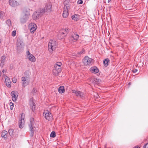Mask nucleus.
<instances>
[{"label": "nucleus", "instance_id": "obj_1", "mask_svg": "<svg viewBox=\"0 0 148 148\" xmlns=\"http://www.w3.org/2000/svg\"><path fill=\"white\" fill-rule=\"evenodd\" d=\"M57 47V43L54 40H50L48 45V49L49 52L52 53Z\"/></svg>", "mask_w": 148, "mask_h": 148}, {"label": "nucleus", "instance_id": "obj_2", "mask_svg": "<svg viewBox=\"0 0 148 148\" xmlns=\"http://www.w3.org/2000/svg\"><path fill=\"white\" fill-rule=\"evenodd\" d=\"M23 12L24 15L20 19L21 22L22 23H25L29 18L30 16V13L29 10L27 9H24L23 10Z\"/></svg>", "mask_w": 148, "mask_h": 148}, {"label": "nucleus", "instance_id": "obj_3", "mask_svg": "<svg viewBox=\"0 0 148 148\" xmlns=\"http://www.w3.org/2000/svg\"><path fill=\"white\" fill-rule=\"evenodd\" d=\"M93 60L88 56H85L83 59V62L85 65H90Z\"/></svg>", "mask_w": 148, "mask_h": 148}, {"label": "nucleus", "instance_id": "obj_4", "mask_svg": "<svg viewBox=\"0 0 148 148\" xmlns=\"http://www.w3.org/2000/svg\"><path fill=\"white\" fill-rule=\"evenodd\" d=\"M43 115L45 118L49 121H50L53 119L52 115L49 111H45L43 112Z\"/></svg>", "mask_w": 148, "mask_h": 148}, {"label": "nucleus", "instance_id": "obj_5", "mask_svg": "<svg viewBox=\"0 0 148 148\" xmlns=\"http://www.w3.org/2000/svg\"><path fill=\"white\" fill-rule=\"evenodd\" d=\"M79 38V36L75 33L72 34L69 38V41L71 43L76 42Z\"/></svg>", "mask_w": 148, "mask_h": 148}, {"label": "nucleus", "instance_id": "obj_6", "mask_svg": "<svg viewBox=\"0 0 148 148\" xmlns=\"http://www.w3.org/2000/svg\"><path fill=\"white\" fill-rule=\"evenodd\" d=\"M26 55L27 58L29 61L33 62H35L36 60L35 57L32 54H31L29 51H27Z\"/></svg>", "mask_w": 148, "mask_h": 148}, {"label": "nucleus", "instance_id": "obj_7", "mask_svg": "<svg viewBox=\"0 0 148 148\" xmlns=\"http://www.w3.org/2000/svg\"><path fill=\"white\" fill-rule=\"evenodd\" d=\"M21 80L22 81V85L23 87H25L29 84V80L28 79L27 77H23L21 78Z\"/></svg>", "mask_w": 148, "mask_h": 148}, {"label": "nucleus", "instance_id": "obj_8", "mask_svg": "<svg viewBox=\"0 0 148 148\" xmlns=\"http://www.w3.org/2000/svg\"><path fill=\"white\" fill-rule=\"evenodd\" d=\"M18 94V92L16 90L13 91L11 92V95L13 101H15L17 100Z\"/></svg>", "mask_w": 148, "mask_h": 148}, {"label": "nucleus", "instance_id": "obj_9", "mask_svg": "<svg viewBox=\"0 0 148 148\" xmlns=\"http://www.w3.org/2000/svg\"><path fill=\"white\" fill-rule=\"evenodd\" d=\"M64 5L63 10H70V2L68 0L65 1L64 2Z\"/></svg>", "mask_w": 148, "mask_h": 148}, {"label": "nucleus", "instance_id": "obj_10", "mask_svg": "<svg viewBox=\"0 0 148 148\" xmlns=\"http://www.w3.org/2000/svg\"><path fill=\"white\" fill-rule=\"evenodd\" d=\"M29 27L31 33L32 32L34 33L37 29V26L36 24L34 23H30L29 24Z\"/></svg>", "mask_w": 148, "mask_h": 148}, {"label": "nucleus", "instance_id": "obj_11", "mask_svg": "<svg viewBox=\"0 0 148 148\" xmlns=\"http://www.w3.org/2000/svg\"><path fill=\"white\" fill-rule=\"evenodd\" d=\"M24 44L23 42L20 39H19L17 40V49L21 50L24 47Z\"/></svg>", "mask_w": 148, "mask_h": 148}, {"label": "nucleus", "instance_id": "obj_12", "mask_svg": "<svg viewBox=\"0 0 148 148\" xmlns=\"http://www.w3.org/2000/svg\"><path fill=\"white\" fill-rule=\"evenodd\" d=\"M9 3L11 6L13 7H15L19 5V3L17 0H9Z\"/></svg>", "mask_w": 148, "mask_h": 148}, {"label": "nucleus", "instance_id": "obj_13", "mask_svg": "<svg viewBox=\"0 0 148 148\" xmlns=\"http://www.w3.org/2000/svg\"><path fill=\"white\" fill-rule=\"evenodd\" d=\"M4 78L5 80V83L8 87L10 88L11 86V82L10 80V78L7 76L3 75Z\"/></svg>", "mask_w": 148, "mask_h": 148}, {"label": "nucleus", "instance_id": "obj_14", "mask_svg": "<svg viewBox=\"0 0 148 148\" xmlns=\"http://www.w3.org/2000/svg\"><path fill=\"white\" fill-rule=\"evenodd\" d=\"M61 71V69L54 67L53 70V73L55 76H57Z\"/></svg>", "mask_w": 148, "mask_h": 148}, {"label": "nucleus", "instance_id": "obj_15", "mask_svg": "<svg viewBox=\"0 0 148 148\" xmlns=\"http://www.w3.org/2000/svg\"><path fill=\"white\" fill-rule=\"evenodd\" d=\"M52 5L51 3H48L45 5L44 10L46 12H50L51 11Z\"/></svg>", "mask_w": 148, "mask_h": 148}, {"label": "nucleus", "instance_id": "obj_16", "mask_svg": "<svg viewBox=\"0 0 148 148\" xmlns=\"http://www.w3.org/2000/svg\"><path fill=\"white\" fill-rule=\"evenodd\" d=\"M34 119L33 118H31L30 119V122L28 125L30 130H34L35 127L34 125Z\"/></svg>", "mask_w": 148, "mask_h": 148}, {"label": "nucleus", "instance_id": "obj_17", "mask_svg": "<svg viewBox=\"0 0 148 148\" xmlns=\"http://www.w3.org/2000/svg\"><path fill=\"white\" fill-rule=\"evenodd\" d=\"M72 92L74 93L77 96H79L80 97L82 98L83 97V94L82 92L79 91H76L75 90H72Z\"/></svg>", "mask_w": 148, "mask_h": 148}, {"label": "nucleus", "instance_id": "obj_18", "mask_svg": "<svg viewBox=\"0 0 148 148\" xmlns=\"http://www.w3.org/2000/svg\"><path fill=\"white\" fill-rule=\"evenodd\" d=\"M69 32L68 29L67 28L62 29L60 32L62 37L65 36Z\"/></svg>", "mask_w": 148, "mask_h": 148}, {"label": "nucleus", "instance_id": "obj_19", "mask_svg": "<svg viewBox=\"0 0 148 148\" xmlns=\"http://www.w3.org/2000/svg\"><path fill=\"white\" fill-rule=\"evenodd\" d=\"M29 105L32 111L34 112L36 108V105L35 103L32 100H30L29 102Z\"/></svg>", "mask_w": 148, "mask_h": 148}, {"label": "nucleus", "instance_id": "obj_20", "mask_svg": "<svg viewBox=\"0 0 148 148\" xmlns=\"http://www.w3.org/2000/svg\"><path fill=\"white\" fill-rule=\"evenodd\" d=\"M8 135V132L5 130H3L1 132V136L2 137L5 139V140L7 139Z\"/></svg>", "mask_w": 148, "mask_h": 148}, {"label": "nucleus", "instance_id": "obj_21", "mask_svg": "<svg viewBox=\"0 0 148 148\" xmlns=\"http://www.w3.org/2000/svg\"><path fill=\"white\" fill-rule=\"evenodd\" d=\"M90 71L91 73H97L99 71V69L96 66L91 67Z\"/></svg>", "mask_w": 148, "mask_h": 148}, {"label": "nucleus", "instance_id": "obj_22", "mask_svg": "<svg viewBox=\"0 0 148 148\" xmlns=\"http://www.w3.org/2000/svg\"><path fill=\"white\" fill-rule=\"evenodd\" d=\"M25 123L24 120H19L18 123L19 127L20 129L23 128L24 125Z\"/></svg>", "mask_w": 148, "mask_h": 148}, {"label": "nucleus", "instance_id": "obj_23", "mask_svg": "<svg viewBox=\"0 0 148 148\" xmlns=\"http://www.w3.org/2000/svg\"><path fill=\"white\" fill-rule=\"evenodd\" d=\"M5 59V56H3L1 57V62L0 64V66L1 68H2L3 67Z\"/></svg>", "mask_w": 148, "mask_h": 148}, {"label": "nucleus", "instance_id": "obj_24", "mask_svg": "<svg viewBox=\"0 0 148 148\" xmlns=\"http://www.w3.org/2000/svg\"><path fill=\"white\" fill-rule=\"evenodd\" d=\"M79 16L78 14H75L72 15L71 16V18L72 20L74 21L78 20L79 19Z\"/></svg>", "mask_w": 148, "mask_h": 148}, {"label": "nucleus", "instance_id": "obj_25", "mask_svg": "<svg viewBox=\"0 0 148 148\" xmlns=\"http://www.w3.org/2000/svg\"><path fill=\"white\" fill-rule=\"evenodd\" d=\"M69 10H64L62 14L64 18H66L68 17L69 15L68 11Z\"/></svg>", "mask_w": 148, "mask_h": 148}, {"label": "nucleus", "instance_id": "obj_26", "mask_svg": "<svg viewBox=\"0 0 148 148\" xmlns=\"http://www.w3.org/2000/svg\"><path fill=\"white\" fill-rule=\"evenodd\" d=\"M32 18L34 20H36L38 19L40 17L38 14H37V12H35L32 16Z\"/></svg>", "mask_w": 148, "mask_h": 148}, {"label": "nucleus", "instance_id": "obj_27", "mask_svg": "<svg viewBox=\"0 0 148 148\" xmlns=\"http://www.w3.org/2000/svg\"><path fill=\"white\" fill-rule=\"evenodd\" d=\"M100 80L97 78H94L92 79L91 81L92 83L95 84H98L100 82Z\"/></svg>", "mask_w": 148, "mask_h": 148}, {"label": "nucleus", "instance_id": "obj_28", "mask_svg": "<svg viewBox=\"0 0 148 148\" xmlns=\"http://www.w3.org/2000/svg\"><path fill=\"white\" fill-rule=\"evenodd\" d=\"M109 60L108 58L106 59L103 62V64L106 67L108 65V63L109 62Z\"/></svg>", "mask_w": 148, "mask_h": 148}, {"label": "nucleus", "instance_id": "obj_29", "mask_svg": "<svg viewBox=\"0 0 148 148\" xmlns=\"http://www.w3.org/2000/svg\"><path fill=\"white\" fill-rule=\"evenodd\" d=\"M58 92L60 93H62L64 91V87L63 86H60L58 88Z\"/></svg>", "mask_w": 148, "mask_h": 148}, {"label": "nucleus", "instance_id": "obj_30", "mask_svg": "<svg viewBox=\"0 0 148 148\" xmlns=\"http://www.w3.org/2000/svg\"><path fill=\"white\" fill-rule=\"evenodd\" d=\"M62 64V63L60 62H57L55 64L54 67H57L61 69V66Z\"/></svg>", "mask_w": 148, "mask_h": 148}, {"label": "nucleus", "instance_id": "obj_31", "mask_svg": "<svg viewBox=\"0 0 148 148\" xmlns=\"http://www.w3.org/2000/svg\"><path fill=\"white\" fill-rule=\"evenodd\" d=\"M56 136V132L54 131H52L50 134V136L51 137L54 138Z\"/></svg>", "mask_w": 148, "mask_h": 148}, {"label": "nucleus", "instance_id": "obj_32", "mask_svg": "<svg viewBox=\"0 0 148 148\" xmlns=\"http://www.w3.org/2000/svg\"><path fill=\"white\" fill-rule=\"evenodd\" d=\"M38 10L40 13L42 15L45 12H46L44 8H40Z\"/></svg>", "mask_w": 148, "mask_h": 148}, {"label": "nucleus", "instance_id": "obj_33", "mask_svg": "<svg viewBox=\"0 0 148 148\" xmlns=\"http://www.w3.org/2000/svg\"><path fill=\"white\" fill-rule=\"evenodd\" d=\"M6 23L9 26L11 25L12 24L11 21L10 19L7 20L6 21Z\"/></svg>", "mask_w": 148, "mask_h": 148}, {"label": "nucleus", "instance_id": "obj_34", "mask_svg": "<svg viewBox=\"0 0 148 148\" xmlns=\"http://www.w3.org/2000/svg\"><path fill=\"white\" fill-rule=\"evenodd\" d=\"M4 15V13L2 11H0V18L2 19Z\"/></svg>", "mask_w": 148, "mask_h": 148}, {"label": "nucleus", "instance_id": "obj_35", "mask_svg": "<svg viewBox=\"0 0 148 148\" xmlns=\"http://www.w3.org/2000/svg\"><path fill=\"white\" fill-rule=\"evenodd\" d=\"M25 118V114L22 113L21 114V119L20 120H24V119Z\"/></svg>", "mask_w": 148, "mask_h": 148}, {"label": "nucleus", "instance_id": "obj_36", "mask_svg": "<svg viewBox=\"0 0 148 148\" xmlns=\"http://www.w3.org/2000/svg\"><path fill=\"white\" fill-rule=\"evenodd\" d=\"M9 105L10 106V109L11 110H12L14 107V103L12 102H10L9 103Z\"/></svg>", "mask_w": 148, "mask_h": 148}, {"label": "nucleus", "instance_id": "obj_37", "mask_svg": "<svg viewBox=\"0 0 148 148\" xmlns=\"http://www.w3.org/2000/svg\"><path fill=\"white\" fill-rule=\"evenodd\" d=\"M16 34V31L14 30L12 32V36L13 37H14Z\"/></svg>", "mask_w": 148, "mask_h": 148}, {"label": "nucleus", "instance_id": "obj_38", "mask_svg": "<svg viewBox=\"0 0 148 148\" xmlns=\"http://www.w3.org/2000/svg\"><path fill=\"white\" fill-rule=\"evenodd\" d=\"M85 52L84 49H82L80 51L78 52V54H82L84 53Z\"/></svg>", "mask_w": 148, "mask_h": 148}, {"label": "nucleus", "instance_id": "obj_39", "mask_svg": "<svg viewBox=\"0 0 148 148\" xmlns=\"http://www.w3.org/2000/svg\"><path fill=\"white\" fill-rule=\"evenodd\" d=\"M37 92V90L35 88H34L32 90V92L33 94H34Z\"/></svg>", "mask_w": 148, "mask_h": 148}, {"label": "nucleus", "instance_id": "obj_40", "mask_svg": "<svg viewBox=\"0 0 148 148\" xmlns=\"http://www.w3.org/2000/svg\"><path fill=\"white\" fill-rule=\"evenodd\" d=\"M83 1L82 0H78L77 3L79 4H82L83 3Z\"/></svg>", "mask_w": 148, "mask_h": 148}, {"label": "nucleus", "instance_id": "obj_41", "mask_svg": "<svg viewBox=\"0 0 148 148\" xmlns=\"http://www.w3.org/2000/svg\"><path fill=\"white\" fill-rule=\"evenodd\" d=\"M35 12H37V14H38V15H39V17H40V16H41V15H42V14H41V13H40V12H39V11H38V10H37V11H36Z\"/></svg>", "mask_w": 148, "mask_h": 148}, {"label": "nucleus", "instance_id": "obj_42", "mask_svg": "<svg viewBox=\"0 0 148 148\" xmlns=\"http://www.w3.org/2000/svg\"><path fill=\"white\" fill-rule=\"evenodd\" d=\"M137 71V70L136 69H134L132 70V71L134 73H135Z\"/></svg>", "mask_w": 148, "mask_h": 148}, {"label": "nucleus", "instance_id": "obj_43", "mask_svg": "<svg viewBox=\"0 0 148 148\" xmlns=\"http://www.w3.org/2000/svg\"><path fill=\"white\" fill-rule=\"evenodd\" d=\"M10 69L11 70L13 69V66L12 65H10Z\"/></svg>", "mask_w": 148, "mask_h": 148}, {"label": "nucleus", "instance_id": "obj_44", "mask_svg": "<svg viewBox=\"0 0 148 148\" xmlns=\"http://www.w3.org/2000/svg\"><path fill=\"white\" fill-rule=\"evenodd\" d=\"M12 130H8V132H9V134L11 135V134H10V132H12Z\"/></svg>", "mask_w": 148, "mask_h": 148}, {"label": "nucleus", "instance_id": "obj_45", "mask_svg": "<svg viewBox=\"0 0 148 148\" xmlns=\"http://www.w3.org/2000/svg\"><path fill=\"white\" fill-rule=\"evenodd\" d=\"M31 133L32 134V136H33V133H34V130H31Z\"/></svg>", "mask_w": 148, "mask_h": 148}, {"label": "nucleus", "instance_id": "obj_46", "mask_svg": "<svg viewBox=\"0 0 148 148\" xmlns=\"http://www.w3.org/2000/svg\"><path fill=\"white\" fill-rule=\"evenodd\" d=\"M2 72L3 73H4L6 72V71L3 70L2 71Z\"/></svg>", "mask_w": 148, "mask_h": 148}, {"label": "nucleus", "instance_id": "obj_47", "mask_svg": "<svg viewBox=\"0 0 148 148\" xmlns=\"http://www.w3.org/2000/svg\"><path fill=\"white\" fill-rule=\"evenodd\" d=\"M13 82V83H16V80H14L12 81Z\"/></svg>", "mask_w": 148, "mask_h": 148}, {"label": "nucleus", "instance_id": "obj_48", "mask_svg": "<svg viewBox=\"0 0 148 148\" xmlns=\"http://www.w3.org/2000/svg\"><path fill=\"white\" fill-rule=\"evenodd\" d=\"M134 148H140V147H139V146H137L136 147H135Z\"/></svg>", "mask_w": 148, "mask_h": 148}, {"label": "nucleus", "instance_id": "obj_49", "mask_svg": "<svg viewBox=\"0 0 148 148\" xmlns=\"http://www.w3.org/2000/svg\"><path fill=\"white\" fill-rule=\"evenodd\" d=\"M111 0H108V2H109L111 1Z\"/></svg>", "mask_w": 148, "mask_h": 148}, {"label": "nucleus", "instance_id": "obj_50", "mask_svg": "<svg viewBox=\"0 0 148 148\" xmlns=\"http://www.w3.org/2000/svg\"><path fill=\"white\" fill-rule=\"evenodd\" d=\"M128 84L129 85H130L131 84L130 83H129Z\"/></svg>", "mask_w": 148, "mask_h": 148}, {"label": "nucleus", "instance_id": "obj_51", "mask_svg": "<svg viewBox=\"0 0 148 148\" xmlns=\"http://www.w3.org/2000/svg\"><path fill=\"white\" fill-rule=\"evenodd\" d=\"M1 40H0V44L1 43Z\"/></svg>", "mask_w": 148, "mask_h": 148}]
</instances>
